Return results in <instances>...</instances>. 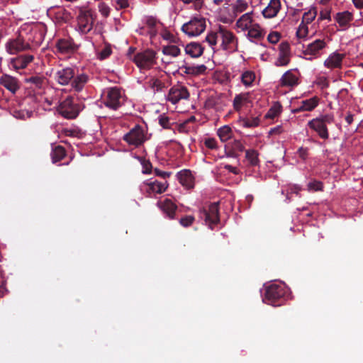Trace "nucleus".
<instances>
[{
    "label": "nucleus",
    "instance_id": "nucleus-8",
    "mask_svg": "<svg viewBox=\"0 0 363 363\" xmlns=\"http://www.w3.org/2000/svg\"><path fill=\"white\" fill-rule=\"evenodd\" d=\"M146 133L140 125H135L128 133L125 134L123 140L128 145L138 147L142 145L146 140Z\"/></svg>",
    "mask_w": 363,
    "mask_h": 363
},
{
    "label": "nucleus",
    "instance_id": "nucleus-1",
    "mask_svg": "<svg viewBox=\"0 0 363 363\" xmlns=\"http://www.w3.org/2000/svg\"><path fill=\"white\" fill-rule=\"evenodd\" d=\"M220 40V47L223 50L230 52L238 51V40L235 34L228 30L223 26H219L216 31H211L206 37V42L213 48L217 45V42Z\"/></svg>",
    "mask_w": 363,
    "mask_h": 363
},
{
    "label": "nucleus",
    "instance_id": "nucleus-27",
    "mask_svg": "<svg viewBox=\"0 0 363 363\" xmlns=\"http://www.w3.org/2000/svg\"><path fill=\"white\" fill-rule=\"evenodd\" d=\"M182 71L186 74L191 75H199L204 74L207 69V67L204 65H184L181 67Z\"/></svg>",
    "mask_w": 363,
    "mask_h": 363
},
{
    "label": "nucleus",
    "instance_id": "nucleus-58",
    "mask_svg": "<svg viewBox=\"0 0 363 363\" xmlns=\"http://www.w3.org/2000/svg\"><path fill=\"white\" fill-rule=\"evenodd\" d=\"M224 168L225 169L228 170L229 172H232L234 174H239V170L238 169V168L235 167H233L232 165L225 164L224 165Z\"/></svg>",
    "mask_w": 363,
    "mask_h": 363
},
{
    "label": "nucleus",
    "instance_id": "nucleus-40",
    "mask_svg": "<svg viewBox=\"0 0 363 363\" xmlns=\"http://www.w3.org/2000/svg\"><path fill=\"white\" fill-rule=\"evenodd\" d=\"M255 79V75L253 72L246 71L242 74L241 80L244 85L250 86Z\"/></svg>",
    "mask_w": 363,
    "mask_h": 363
},
{
    "label": "nucleus",
    "instance_id": "nucleus-33",
    "mask_svg": "<svg viewBox=\"0 0 363 363\" xmlns=\"http://www.w3.org/2000/svg\"><path fill=\"white\" fill-rule=\"evenodd\" d=\"M217 134L221 142L224 143L232 138L233 130L230 126L223 125L218 130Z\"/></svg>",
    "mask_w": 363,
    "mask_h": 363
},
{
    "label": "nucleus",
    "instance_id": "nucleus-36",
    "mask_svg": "<svg viewBox=\"0 0 363 363\" xmlns=\"http://www.w3.org/2000/svg\"><path fill=\"white\" fill-rule=\"evenodd\" d=\"M317 13L316 7H311L307 12L303 13L301 23L306 25L311 23L315 18Z\"/></svg>",
    "mask_w": 363,
    "mask_h": 363
},
{
    "label": "nucleus",
    "instance_id": "nucleus-16",
    "mask_svg": "<svg viewBox=\"0 0 363 363\" xmlns=\"http://www.w3.org/2000/svg\"><path fill=\"white\" fill-rule=\"evenodd\" d=\"M334 19L342 30H347L354 19V15L349 11L338 12L334 16Z\"/></svg>",
    "mask_w": 363,
    "mask_h": 363
},
{
    "label": "nucleus",
    "instance_id": "nucleus-28",
    "mask_svg": "<svg viewBox=\"0 0 363 363\" xmlns=\"http://www.w3.org/2000/svg\"><path fill=\"white\" fill-rule=\"evenodd\" d=\"M186 53L192 57H199L203 52V48L200 43H191L185 48Z\"/></svg>",
    "mask_w": 363,
    "mask_h": 363
},
{
    "label": "nucleus",
    "instance_id": "nucleus-29",
    "mask_svg": "<svg viewBox=\"0 0 363 363\" xmlns=\"http://www.w3.org/2000/svg\"><path fill=\"white\" fill-rule=\"evenodd\" d=\"M259 152L254 149L245 150V160L250 167H257L259 165L260 160L259 159Z\"/></svg>",
    "mask_w": 363,
    "mask_h": 363
},
{
    "label": "nucleus",
    "instance_id": "nucleus-41",
    "mask_svg": "<svg viewBox=\"0 0 363 363\" xmlns=\"http://www.w3.org/2000/svg\"><path fill=\"white\" fill-rule=\"evenodd\" d=\"M246 100L247 97L245 95H236L233 100L234 109L237 111H240L242 106L243 102Z\"/></svg>",
    "mask_w": 363,
    "mask_h": 363
},
{
    "label": "nucleus",
    "instance_id": "nucleus-31",
    "mask_svg": "<svg viewBox=\"0 0 363 363\" xmlns=\"http://www.w3.org/2000/svg\"><path fill=\"white\" fill-rule=\"evenodd\" d=\"M65 156L66 151L62 146L57 145L52 148L51 158L53 163L61 161Z\"/></svg>",
    "mask_w": 363,
    "mask_h": 363
},
{
    "label": "nucleus",
    "instance_id": "nucleus-38",
    "mask_svg": "<svg viewBox=\"0 0 363 363\" xmlns=\"http://www.w3.org/2000/svg\"><path fill=\"white\" fill-rule=\"evenodd\" d=\"M180 49L177 45H167L162 48V53L165 55L177 57L180 54Z\"/></svg>",
    "mask_w": 363,
    "mask_h": 363
},
{
    "label": "nucleus",
    "instance_id": "nucleus-12",
    "mask_svg": "<svg viewBox=\"0 0 363 363\" xmlns=\"http://www.w3.org/2000/svg\"><path fill=\"white\" fill-rule=\"evenodd\" d=\"M106 106L117 110L122 105V93L118 87H111L107 89L106 97L104 100Z\"/></svg>",
    "mask_w": 363,
    "mask_h": 363
},
{
    "label": "nucleus",
    "instance_id": "nucleus-54",
    "mask_svg": "<svg viewBox=\"0 0 363 363\" xmlns=\"http://www.w3.org/2000/svg\"><path fill=\"white\" fill-rule=\"evenodd\" d=\"M280 38V35L277 32H272L268 35L267 40L272 44L277 43Z\"/></svg>",
    "mask_w": 363,
    "mask_h": 363
},
{
    "label": "nucleus",
    "instance_id": "nucleus-4",
    "mask_svg": "<svg viewBox=\"0 0 363 363\" xmlns=\"http://www.w3.org/2000/svg\"><path fill=\"white\" fill-rule=\"evenodd\" d=\"M96 15L91 9H80L77 17L79 30L83 33H88L93 28Z\"/></svg>",
    "mask_w": 363,
    "mask_h": 363
},
{
    "label": "nucleus",
    "instance_id": "nucleus-17",
    "mask_svg": "<svg viewBox=\"0 0 363 363\" xmlns=\"http://www.w3.org/2000/svg\"><path fill=\"white\" fill-rule=\"evenodd\" d=\"M57 51L62 54H71L77 51L78 46L71 38H62L56 43Z\"/></svg>",
    "mask_w": 363,
    "mask_h": 363
},
{
    "label": "nucleus",
    "instance_id": "nucleus-32",
    "mask_svg": "<svg viewBox=\"0 0 363 363\" xmlns=\"http://www.w3.org/2000/svg\"><path fill=\"white\" fill-rule=\"evenodd\" d=\"M247 30V36L250 39L260 40L264 37V33L257 23L252 24Z\"/></svg>",
    "mask_w": 363,
    "mask_h": 363
},
{
    "label": "nucleus",
    "instance_id": "nucleus-7",
    "mask_svg": "<svg viewBox=\"0 0 363 363\" xmlns=\"http://www.w3.org/2000/svg\"><path fill=\"white\" fill-rule=\"evenodd\" d=\"M286 291L284 286L273 284L266 289L264 301L272 306H281L284 299Z\"/></svg>",
    "mask_w": 363,
    "mask_h": 363
},
{
    "label": "nucleus",
    "instance_id": "nucleus-49",
    "mask_svg": "<svg viewBox=\"0 0 363 363\" xmlns=\"http://www.w3.org/2000/svg\"><path fill=\"white\" fill-rule=\"evenodd\" d=\"M99 11L104 17H107L110 14V8L104 2H101L98 5Z\"/></svg>",
    "mask_w": 363,
    "mask_h": 363
},
{
    "label": "nucleus",
    "instance_id": "nucleus-13",
    "mask_svg": "<svg viewBox=\"0 0 363 363\" xmlns=\"http://www.w3.org/2000/svg\"><path fill=\"white\" fill-rule=\"evenodd\" d=\"M189 96L190 94L187 88L178 84L170 88L167 95V100L173 104H176L182 99H188Z\"/></svg>",
    "mask_w": 363,
    "mask_h": 363
},
{
    "label": "nucleus",
    "instance_id": "nucleus-9",
    "mask_svg": "<svg viewBox=\"0 0 363 363\" xmlns=\"http://www.w3.org/2000/svg\"><path fill=\"white\" fill-rule=\"evenodd\" d=\"M33 45L27 41L21 35L16 38L10 39L5 45L6 50L11 55H16L21 52L32 50Z\"/></svg>",
    "mask_w": 363,
    "mask_h": 363
},
{
    "label": "nucleus",
    "instance_id": "nucleus-2",
    "mask_svg": "<svg viewBox=\"0 0 363 363\" xmlns=\"http://www.w3.org/2000/svg\"><path fill=\"white\" fill-rule=\"evenodd\" d=\"M75 76L74 69L65 67L57 71L55 74V80L61 85H67L71 82L72 87L77 91H80L87 83L89 77L85 74Z\"/></svg>",
    "mask_w": 363,
    "mask_h": 363
},
{
    "label": "nucleus",
    "instance_id": "nucleus-45",
    "mask_svg": "<svg viewBox=\"0 0 363 363\" xmlns=\"http://www.w3.org/2000/svg\"><path fill=\"white\" fill-rule=\"evenodd\" d=\"M323 188V184L321 182L314 180L313 182H311L308 184V190L312 191H322Z\"/></svg>",
    "mask_w": 363,
    "mask_h": 363
},
{
    "label": "nucleus",
    "instance_id": "nucleus-18",
    "mask_svg": "<svg viewBox=\"0 0 363 363\" xmlns=\"http://www.w3.org/2000/svg\"><path fill=\"white\" fill-rule=\"evenodd\" d=\"M0 84L12 94H15L20 89L18 79L8 74H3L0 77Z\"/></svg>",
    "mask_w": 363,
    "mask_h": 363
},
{
    "label": "nucleus",
    "instance_id": "nucleus-53",
    "mask_svg": "<svg viewBox=\"0 0 363 363\" xmlns=\"http://www.w3.org/2000/svg\"><path fill=\"white\" fill-rule=\"evenodd\" d=\"M151 86L156 91H161L164 88V84L160 79H153Z\"/></svg>",
    "mask_w": 363,
    "mask_h": 363
},
{
    "label": "nucleus",
    "instance_id": "nucleus-21",
    "mask_svg": "<svg viewBox=\"0 0 363 363\" xmlns=\"http://www.w3.org/2000/svg\"><path fill=\"white\" fill-rule=\"evenodd\" d=\"M281 9L280 0H270L267 6L262 11V15L266 18L275 17Z\"/></svg>",
    "mask_w": 363,
    "mask_h": 363
},
{
    "label": "nucleus",
    "instance_id": "nucleus-23",
    "mask_svg": "<svg viewBox=\"0 0 363 363\" xmlns=\"http://www.w3.org/2000/svg\"><path fill=\"white\" fill-rule=\"evenodd\" d=\"M345 57V54L333 52L324 62V65L330 69L340 68L342 60Z\"/></svg>",
    "mask_w": 363,
    "mask_h": 363
},
{
    "label": "nucleus",
    "instance_id": "nucleus-14",
    "mask_svg": "<svg viewBox=\"0 0 363 363\" xmlns=\"http://www.w3.org/2000/svg\"><path fill=\"white\" fill-rule=\"evenodd\" d=\"M290 62V45L287 42H282L279 45V55L275 62L277 67L286 66Z\"/></svg>",
    "mask_w": 363,
    "mask_h": 363
},
{
    "label": "nucleus",
    "instance_id": "nucleus-55",
    "mask_svg": "<svg viewBox=\"0 0 363 363\" xmlns=\"http://www.w3.org/2000/svg\"><path fill=\"white\" fill-rule=\"evenodd\" d=\"M322 20L331 21L330 9H324L320 12V16H319L318 21H322Z\"/></svg>",
    "mask_w": 363,
    "mask_h": 363
},
{
    "label": "nucleus",
    "instance_id": "nucleus-56",
    "mask_svg": "<svg viewBox=\"0 0 363 363\" xmlns=\"http://www.w3.org/2000/svg\"><path fill=\"white\" fill-rule=\"evenodd\" d=\"M146 24L150 28L153 29L157 24V20L152 16L148 17L146 20Z\"/></svg>",
    "mask_w": 363,
    "mask_h": 363
},
{
    "label": "nucleus",
    "instance_id": "nucleus-52",
    "mask_svg": "<svg viewBox=\"0 0 363 363\" xmlns=\"http://www.w3.org/2000/svg\"><path fill=\"white\" fill-rule=\"evenodd\" d=\"M159 123L164 128H170L169 118L167 116H161L159 118Z\"/></svg>",
    "mask_w": 363,
    "mask_h": 363
},
{
    "label": "nucleus",
    "instance_id": "nucleus-5",
    "mask_svg": "<svg viewBox=\"0 0 363 363\" xmlns=\"http://www.w3.org/2000/svg\"><path fill=\"white\" fill-rule=\"evenodd\" d=\"M73 100L72 96H67L57 107L58 113L65 118H76L82 110L81 105L74 103Z\"/></svg>",
    "mask_w": 363,
    "mask_h": 363
},
{
    "label": "nucleus",
    "instance_id": "nucleus-47",
    "mask_svg": "<svg viewBox=\"0 0 363 363\" xmlns=\"http://www.w3.org/2000/svg\"><path fill=\"white\" fill-rule=\"evenodd\" d=\"M231 148L237 154L238 152H242L245 151L244 145H242V143L240 140H235L231 143Z\"/></svg>",
    "mask_w": 363,
    "mask_h": 363
},
{
    "label": "nucleus",
    "instance_id": "nucleus-10",
    "mask_svg": "<svg viewBox=\"0 0 363 363\" xmlns=\"http://www.w3.org/2000/svg\"><path fill=\"white\" fill-rule=\"evenodd\" d=\"M206 19L203 17H194L188 23H184L182 30L189 36H197L206 29Z\"/></svg>",
    "mask_w": 363,
    "mask_h": 363
},
{
    "label": "nucleus",
    "instance_id": "nucleus-39",
    "mask_svg": "<svg viewBox=\"0 0 363 363\" xmlns=\"http://www.w3.org/2000/svg\"><path fill=\"white\" fill-rule=\"evenodd\" d=\"M242 125L245 128H254L259 124V117L246 118L240 121Z\"/></svg>",
    "mask_w": 363,
    "mask_h": 363
},
{
    "label": "nucleus",
    "instance_id": "nucleus-19",
    "mask_svg": "<svg viewBox=\"0 0 363 363\" xmlns=\"http://www.w3.org/2000/svg\"><path fill=\"white\" fill-rule=\"evenodd\" d=\"M34 57L32 55H21L11 60V65L16 69L26 68L29 63L33 62Z\"/></svg>",
    "mask_w": 363,
    "mask_h": 363
},
{
    "label": "nucleus",
    "instance_id": "nucleus-3",
    "mask_svg": "<svg viewBox=\"0 0 363 363\" xmlns=\"http://www.w3.org/2000/svg\"><path fill=\"white\" fill-rule=\"evenodd\" d=\"M334 121L335 118L333 114H325L309 121L308 125L316 132L321 139L327 140L329 138V132L327 126L334 123Z\"/></svg>",
    "mask_w": 363,
    "mask_h": 363
},
{
    "label": "nucleus",
    "instance_id": "nucleus-64",
    "mask_svg": "<svg viewBox=\"0 0 363 363\" xmlns=\"http://www.w3.org/2000/svg\"><path fill=\"white\" fill-rule=\"evenodd\" d=\"M63 133L66 136H74V131L72 129L65 128L63 130Z\"/></svg>",
    "mask_w": 363,
    "mask_h": 363
},
{
    "label": "nucleus",
    "instance_id": "nucleus-30",
    "mask_svg": "<svg viewBox=\"0 0 363 363\" xmlns=\"http://www.w3.org/2000/svg\"><path fill=\"white\" fill-rule=\"evenodd\" d=\"M252 13L253 12H247L243 14L236 22V26L241 28L242 30H247L251 27L252 23Z\"/></svg>",
    "mask_w": 363,
    "mask_h": 363
},
{
    "label": "nucleus",
    "instance_id": "nucleus-34",
    "mask_svg": "<svg viewBox=\"0 0 363 363\" xmlns=\"http://www.w3.org/2000/svg\"><path fill=\"white\" fill-rule=\"evenodd\" d=\"M231 6L233 14L237 16L247 10L248 4L245 0H237Z\"/></svg>",
    "mask_w": 363,
    "mask_h": 363
},
{
    "label": "nucleus",
    "instance_id": "nucleus-61",
    "mask_svg": "<svg viewBox=\"0 0 363 363\" xmlns=\"http://www.w3.org/2000/svg\"><path fill=\"white\" fill-rule=\"evenodd\" d=\"M135 48L134 47H130L128 48V52H127V56L129 57V59L130 60L133 61V56L135 55L134 53H135Z\"/></svg>",
    "mask_w": 363,
    "mask_h": 363
},
{
    "label": "nucleus",
    "instance_id": "nucleus-44",
    "mask_svg": "<svg viewBox=\"0 0 363 363\" xmlns=\"http://www.w3.org/2000/svg\"><path fill=\"white\" fill-rule=\"evenodd\" d=\"M182 1L184 4H193V8L196 11L200 10L203 5V0H180Z\"/></svg>",
    "mask_w": 363,
    "mask_h": 363
},
{
    "label": "nucleus",
    "instance_id": "nucleus-63",
    "mask_svg": "<svg viewBox=\"0 0 363 363\" xmlns=\"http://www.w3.org/2000/svg\"><path fill=\"white\" fill-rule=\"evenodd\" d=\"M345 121L348 125H350L353 122V115L351 113H348L347 116L345 117Z\"/></svg>",
    "mask_w": 363,
    "mask_h": 363
},
{
    "label": "nucleus",
    "instance_id": "nucleus-26",
    "mask_svg": "<svg viewBox=\"0 0 363 363\" xmlns=\"http://www.w3.org/2000/svg\"><path fill=\"white\" fill-rule=\"evenodd\" d=\"M319 99L317 96L312 97L309 99L303 100L301 102V106L295 111H311L318 105Z\"/></svg>",
    "mask_w": 363,
    "mask_h": 363
},
{
    "label": "nucleus",
    "instance_id": "nucleus-57",
    "mask_svg": "<svg viewBox=\"0 0 363 363\" xmlns=\"http://www.w3.org/2000/svg\"><path fill=\"white\" fill-rule=\"evenodd\" d=\"M154 172H155V174L158 176V177H160L163 179H165L167 177H169L171 174L170 172H163V171H161L159 169H157L155 168L154 169Z\"/></svg>",
    "mask_w": 363,
    "mask_h": 363
},
{
    "label": "nucleus",
    "instance_id": "nucleus-51",
    "mask_svg": "<svg viewBox=\"0 0 363 363\" xmlns=\"http://www.w3.org/2000/svg\"><path fill=\"white\" fill-rule=\"evenodd\" d=\"M204 145L211 150H214L217 148L216 140L213 138H206L204 140Z\"/></svg>",
    "mask_w": 363,
    "mask_h": 363
},
{
    "label": "nucleus",
    "instance_id": "nucleus-50",
    "mask_svg": "<svg viewBox=\"0 0 363 363\" xmlns=\"http://www.w3.org/2000/svg\"><path fill=\"white\" fill-rule=\"evenodd\" d=\"M111 48L109 46H105L99 52V58L101 60H105L111 54Z\"/></svg>",
    "mask_w": 363,
    "mask_h": 363
},
{
    "label": "nucleus",
    "instance_id": "nucleus-15",
    "mask_svg": "<svg viewBox=\"0 0 363 363\" xmlns=\"http://www.w3.org/2000/svg\"><path fill=\"white\" fill-rule=\"evenodd\" d=\"M326 47V43L324 40L317 39L309 43L303 50L305 55H311L318 57L321 55V51Z\"/></svg>",
    "mask_w": 363,
    "mask_h": 363
},
{
    "label": "nucleus",
    "instance_id": "nucleus-43",
    "mask_svg": "<svg viewBox=\"0 0 363 363\" xmlns=\"http://www.w3.org/2000/svg\"><path fill=\"white\" fill-rule=\"evenodd\" d=\"M281 112V106H274L269 108L268 112L266 114V118H274L277 117Z\"/></svg>",
    "mask_w": 363,
    "mask_h": 363
},
{
    "label": "nucleus",
    "instance_id": "nucleus-24",
    "mask_svg": "<svg viewBox=\"0 0 363 363\" xmlns=\"http://www.w3.org/2000/svg\"><path fill=\"white\" fill-rule=\"evenodd\" d=\"M178 179L180 184L187 189H192L194 186V178L189 170L184 169L179 172Z\"/></svg>",
    "mask_w": 363,
    "mask_h": 363
},
{
    "label": "nucleus",
    "instance_id": "nucleus-46",
    "mask_svg": "<svg viewBox=\"0 0 363 363\" xmlns=\"http://www.w3.org/2000/svg\"><path fill=\"white\" fill-rule=\"evenodd\" d=\"M194 220L195 218L193 216H186L179 219V223L183 227L186 228L191 226L193 224Z\"/></svg>",
    "mask_w": 363,
    "mask_h": 363
},
{
    "label": "nucleus",
    "instance_id": "nucleus-25",
    "mask_svg": "<svg viewBox=\"0 0 363 363\" xmlns=\"http://www.w3.org/2000/svg\"><path fill=\"white\" fill-rule=\"evenodd\" d=\"M147 188L146 189L147 193L150 194L151 193L162 194L165 191L167 188V182H160L157 180L150 182L147 184Z\"/></svg>",
    "mask_w": 363,
    "mask_h": 363
},
{
    "label": "nucleus",
    "instance_id": "nucleus-6",
    "mask_svg": "<svg viewBox=\"0 0 363 363\" xmlns=\"http://www.w3.org/2000/svg\"><path fill=\"white\" fill-rule=\"evenodd\" d=\"M133 62L141 69H150L156 64V52L147 49L137 52L133 57Z\"/></svg>",
    "mask_w": 363,
    "mask_h": 363
},
{
    "label": "nucleus",
    "instance_id": "nucleus-37",
    "mask_svg": "<svg viewBox=\"0 0 363 363\" xmlns=\"http://www.w3.org/2000/svg\"><path fill=\"white\" fill-rule=\"evenodd\" d=\"M27 82L30 83L34 88L41 89L45 84V78L41 76H33L27 79Z\"/></svg>",
    "mask_w": 363,
    "mask_h": 363
},
{
    "label": "nucleus",
    "instance_id": "nucleus-22",
    "mask_svg": "<svg viewBox=\"0 0 363 363\" xmlns=\"http://www.w3.org/2000/svg\"><path fill=\"white\" fill-rule=\"evenodd\" d=\"M157 204L169 218H175L177 206L170 199H166L163 201L158 202Z\"/></svg>",
    "mask_w": 363,
    "mask_h": 363
},
{
    "label": "nucleus",
    "instance_id": "nucleus-48",
    "mask_svg": "<svg viewBox=\"0 0 363 363\" xmlns=\"http://www.w3.org/2000/svg\"><path fill=\"white\" fill-rule=\"evenodd\" d=\"M141 164L143 166V171L142 172L143 174H150L152 172V164L149 160H146L145 159L141 160Z\"/></svg>",
    "mask_w": 363,
    "mask_h": 363
},
{
    "label": "nucleus",
    "instance_id": "nucleus-62",
    "mask_svg": "<svg viewBox=\"0 0 363 363\" xmlns=\"http://www.w3.org/2000/svg\"><path fill=\"white\" fill-rule=\"evenodd\" d=\"M117 4L122 9L126 8L128 6V0H118Z\"/></svg>",
    "mask_w": 363,
    "mask_h": 363
},
{
    "label": "nucleus",
    "instance_id": "nucleus-60",
    "mask_svg": "<svg viewBox=\"0 0 363 363\" xmlns=\"http://www.w3.org/2000/svg\"><path fill=\"white\" fill-rule=\"evenodd\" d=\"M354 7L357 9H363V0H352Z\"/></svg>",
    "mask_w": 363,
    "mask_h": 363
},
{
    "label": "nucleus",
    "instance_id": "nucleus-20",
    "mask_svg": "<svg viewBox=\"0 0 363 363\" xmlns=\"http://www.w3.org/2000/svg\"><path fill=\"white\" fill-rule=\"evenodd\" d=\"M298 84V77L294 73V70L290 69L286 71L280 79V85L281 86L293 87Z\"/></svg>",
    "mask_w": 363,
    "mask_h": 363
},
{
    "label": "nucleus",
    "instance_id": "nucleus-42",
    "mask_svg": "<svg viewBox=\"0 0 363 363\" xmlns=\"http://www.w3.org/2000/svg\"><path fill=\"white\" fill-rule=\"evenodd\" d=\"M308 33V28L306 24H304L303 23H301L299 25L297 31H296V36L298 38H304L307 36Z\"/></svg>",
    "mask_w": 363,
    "mask_h": 363
},
{
    "label": "nucleus",
    "instance_id": "nucleus-59",
    "mask_svg": "<svg viewBox=\"0 0 363 363\" xmlns=\"http://www.w3.org/2000/svg\"><path fill=\"white\" fill-rule=\"evenodd\" d=\"M298 154H299V156L301 158H302L303 160H305L308 156V149L303 148V147H300L298 149Z\"/></svg>",
    "mask_w": 363,
    "mask_h": 363
},
{
    "label": "nucleus",
    "instance_id": "nucleus-11",
    "mask_svg": "<svg viewBox=\"0 0 363 363\" xmlns=\"http://www.w3.org/2000/svg\"><path fill=\"white\" fill-rule=\"evenodd\" d=\"M199 216L203 219L206 225H208L211 229H213L214 225H216L219 219V208L216 203L209 205L208 209H202L199 212Z\"/></svg>",
    "mask_w": 363,
    "mask_h": 363
},
{
    "label": "nucleus",
    "instance_id": "nucleus-35",
    "mask_svg": "<svg viewBox=\"0 0 363 363\" xmlns=\"http://www.w3.org/2000/svg\"><path fill=\"white\" fill-rule=\"evenodd\" d=\"M55 16L58 22L66 23L69 21L70 13L63 8H59L55 13Z\"/></svg>",
    "mask_w": 363,
    "mask_h": 363
}]
</instances>
